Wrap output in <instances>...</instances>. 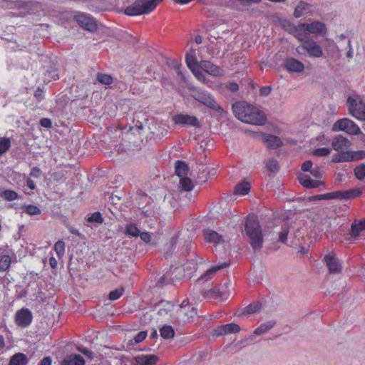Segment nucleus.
I'll return each mask as SVG.
<instances>
[{
  "mask_svg": "<svg viewBox=\"0 0 365 365\" xmlns=\"http://www.w3.org/2000/svg\"><path fill=\"white\" fill-rule=\"evenodd\" d=\"M351 151L342 150L339 151L337 153L333 155L332 162L334 163H344L351 162Z\"/></svg>",
  "mask_w": 365,
  "mask_h": 365,
  "instance_id": "nucleus-31",
  "label": "nucleus"
},
{
  "mask_svg": "<svg viewBox=\"0 0 365 365\" xmlns=\"http://www.w3.org/2000/svg\"><path fill=\"white\" fill-rule=\"evenodd\" d=\"M184 268L181 267H175L170 272H166L160 279V283L174 282L180 279L183 277Z\"/></svg>",
  "mask_w": 365,
  "mask_h": 365,
  "instance_id": "nucleus-16",
  "label": "nucleus"
},
{
  "mask_svg": "<svg viewBox=\"0 0 365 365\" xmlns=\"http://www.w3.org/2000/svg\"><path fill=\"white\" fill-rule=\"evenodd\" d=\"M204 237L207 242L213 243L215 245L223 243L225 241L222 235L210 229H207L204 231Z\"/></svg>",
  "mask_w": 365,
  "mask_h": 365,
  "instance_id": "nucleus-27",
  "label": "nucleus"
},
{
  "mask_svg": "<svg viewBox=\"0 0 365 365\" xmlns=\"http://www.w3.org/2000/svg\"><path fill=\"white\" fill-rule=\"evenodd\" d=\"M179 186L180 190L188 192L193 189L194 184L190 178L184 177L180 178Z\"/></svg>",
  "mask_w": 365,
  "mask_h": 365,
  "instance_id": "nucleus-38",
  "label": "nucleus"
},
{
  "mask_svg": "<svg viewBox=\"0 0 365 365\" xmlns=\"http://www.w3.org/2000/svg\"><path fill=\"white\" fill-rule=\"evenodd\" d=\"M347 105L349 108V113L354 116L353 109L357 110L361 108L360 105L365 107V103L361 99V98L358 96L349 97L347 99Z\"/></svg>",
  "mask_w": 365,
  "mask_h": 365,
  "instance_id": "nucleus-28",
  "label": "nucleus"
},
{
  "mask_svg": "<svg viewBox=\"0 0 365 365\" xmlns=\"http://www.w3.org/2000/svg\"><path fill=\"white\" fill-rule=\"evenodd\" d=\"M147 336V332L146 331H140L136 336H135V337L133 338V340H134V343H133L132 341L129 342V344L130 345H133V344H138L141 341H143L145 337Z\"/></svg>",
  "mask_w": 365,
  "mask_h": 365,
  "instance_id": "nucleus-60",
  "label": "nucleus"
},
{
  "mask_svg": "<svg viewBox=\"0 0 365 365\" xmlns=\"http://www.w3.org/2000/svg\"><path fill=\"white\" fill-rule=\"evenodd\" d=\"M173 121L177 125H187L195 128H200L201 124L195 116L187 114H178L173 117Z\"/></svg>",
  "mask_w": 365,
  "mask_h": 365,
  "instance_id": "nucleus-12",
  "label": "nucleus"
},
{
  "mask_svg": "<svg viewBox=\"0 0 365 365\" xmlns=\"http://www.w3.org/2000/svg\"><path fill=\"white\" fill-rule=\"evenodd\" d=\"M207 264L202 262L200 259H195L187 262L185 264L184 271L187 272V275H191L192 273L197 271H203L207 268Z\"/></svg>",
  "mask_w": 365,
  "mask_h": 365,
  "instance_id": "nucleus-17",
  "label": "nucleus"
},
{
  "mask_svg": "<svg viewBox=\"0 0 365 365\" xmlns=\"http://www.w3.org/2000/svg\"><path fill=\"white\" fill-rule=\"evenodd\" d=\"M160 334L161 337L165 339H170L173 338L175 331L173 328L170 325H165L160 329Z\"/></svg>",
  "mask_w": 365,
  "mask_h": 365,
  "instance_id": "nucleus-40",
  "label": "nucleus"
},
{
  "mask_svg": "<svg viewBox=\"0 0 365 365\" xmlns=\"http://www.w3.org/2000/svg\"><path fill=\"white\" fill-rule=\"evenodd\" d=\"M313 199L317 200H331V199H342V193L341 191H336L327 192L325 194L317 195L313 197Z\"/></svg>",
  "mask_w": 365,
  "mask_h": 365,
  "instance_id": "nucleus-35",
  "label": "nucleus"
},
{
  "mask_svg": "<svg viewBox=\"0 0 365 365\" xmlns=\"http://www.w3.org/2000/svg\"><path fill=\"white\" fill-rule=\"evenodd\" d=\"M54 251H64L65 243L62 240L56 242L53 247Z\"/></svg>",
  "mask_w": 365,
  "mask_h": 365,
  "instance_id": "nucleus-63",
  "label": "nucleus"
},
{
  "mask_svg": "<svg viewBox=\"0 0 365 365\" xmlns=\"http://www.w3.org/2000/svg\"><path fill=\"white\" fill-rule=\"evenodd\" d=\"M177 306L168 301L159 302L155 309L157 310V320L161 322L175 324Z\"/></svg>",
  "mask_w": 365,
  "mask_h": 365,
  "instance_id": "nucleus-4",
  "label": "nucleus"
},
{
  "mask_svg": "<svg viewBox=\"0 0 365 365\" xmlns=\"http://www.w3.org/2000/svg\"><path fill=\"white\" fill-rule=\"evenodd\" d=\"M305 26V24H298L296 26L294 32L292 33L294 36L297 38L301 43H303L305 41L310 38L309 33L307 31Z\"/></svg>",
  "mask_w": 365,
  "mask_h": 365,
  "instance_id": "nucleus-26",
  "label": "nucleus"
},
{
  "mask_svg": "<svg viewBox=\"0 0 365 365\" xmlns=\"http://www.w3.org/2000/svg\"><path fill=\"white\" fill-rule=\"evenodd\" d=\"M61 365H85V361L80 355L71 354L61 362Z\"/></svg>",
  "mask_w": 365,
  "mask_h": 365,
  "instance_id": "nucleus-29",
  "label": "nucleus"
},
{
  "mask_svg": "<svg viewBox=\"0 0 365 365\" xmlns=\"http://www.w3.org/2000/svg\"><path fill=\"white\" fill-rule=\"evenodd\" d=\"M185 62L190 71L200 67V63H198L195 53H187L185 56Z\"/></svg>",
  "mask_w": 365,
  "mask_h": 365,
  "instance_id": "nucleus-39",
  "label": "nucleus"
},
{
  "mask_svg": "<svg viewBox=\"0 0 365 365\" xmlns=\"http://www.w3.org/2000/svg\"><path fill=\"white\" fill-rule=\"evenodd\" d=\"M266 167L269 172L274 173L279 170L278 162L274 159H269L266 163Z\"/></svg>",
  "mask_w": 365,
  "mask_h": 365,
  "instance_id": "nucleus-52",
  "label": "nucleus"
},
{
  "mask_svg": "<svg viewBox=\"0 0 365 365\" xmlns=\"http://www.w3.org/2000/svg\"><path fill=\"white\" fill-rule=\"evenodd\" d=\"M354 175L356 179L362 180L365 178V165L361 164L354 168Z\"/></svg>",
  "mask_w": 365,
  "mask_h": 365,
  "instance_id": "nucleus-48",
  "label": "nucleus"
},
{
  "mask_svg": "<svg viewBox=\"0 0 365 365\" xmlns=\"http://www.w3.org/2000/svg\"><path fill=\"white\" fill-rule=\"evenodd\" d=\"M245 230L254 250L260 249L263 243V236L258 219L255 215L246 218Z\"/></svg>",
  "mask_w": 365,
  "mask_h": 365,
  "instance_id": "nucleus-1",
  "label": "nucleus"
},
{
  "mask_svg": "<svg viewBox=\"0 0 365 365\" xmlns=\"http://www.w3.org/2000/svg\"><path fill=\"white\" fill-rule=\"evenodd\" d=\"M200 68L204 72L214 77L222 76L224 74L222 69L209 61H201Z\"/></svg>",
  "mask_w": 365,
  "mask_h": 365,
  "instance_id": "nucleus-15",
  "label": "nucleus"
},
{
  "mask_svg": "<svg viewBox=\"0 0 365 365\" xmlns=\"http://www.w3.org/2000/svg\"><path fill=\"white\" fill-rule=\"evenodd\" d=\"M331 145L334 150L339 152L348 150L351 146V142L342 135H337L333 139Z\"/></svg>",
  "mask_w": 365,
  "mask_h": 365,
  "instance_id": "nucleus-23",
  "label": "nucleus"
},
{
  "mask_svg": "<svg viewBox=\"0 0 365 365\" xmlns=\"http://www.w3.org/2000/svg\"><path fill=\"white\" fill-rule=\"evenodd\" d=\"M163 0H136L125 9L124 13L130 16L149 14Z\"/></svg>",
  "mask_w": 365,
  "mask_h": 365,
  "instance_id": "nucleus-2",
  "label": "nucleus"
},
{
  "mask_svg": "<svg viewBox=\"0 0 365 365\" xmlns=\"http://www.w3.org/2000/svg\"><path fill=\"white\" fill-rule=\"evenodd\" d=\"M310 7L311 6L309 4L304 1H300L294 9V16L296 18L304 16L309 12Z\"/></svg>",
  "mask_w": 365,
  "mask_h": 365,
  "instance_id": "nucleus-32",
  "label": "nucleus"
},
{
  "mask_svg": "<svg viewBox=\"0 0 365 365\" xmlns=\"http://www.w3.org/2000/svg\"><path fill=\"white\" fill-rule=\"evenodd\" d=\"M218 91L222 94H225L226 91H230L232 93H236L239 90V86L236 82H227L226 83H221L218 86Z\"/></svg>",
  "mask_w": 365,
  "mask_h": 365,
  "instance_id": "nucleus-33",
  "label": "nucleus"
},
{
  "mask_svg": "<svg viewBox=\"0 0 365 365\" xmlns=\"http://www.w3.org/2000/svg\"><path fill=\"white\" fill-rule=\"evenodd\" d=\"M250 110H253V106L249 105L244 101H239L233 104L232 111L237 118L242 121L243 115L249 114Z\"/></svg>",
  "mask_w": 365,
  "mask_h": 365,
  "instance_id": "nucleus-14",
  "label": "nucleus"
},
{
  "mask_svg": "<svg viewBox=\"0 0 365 365\" xmlns=\"http://www.w3.org/2000/svg\"><path fill=\"white\" fill-rule=\"evenodd\" d=\"M274 323L272 322H269L267 323L262 324L259 327H257L254 331L255 335H261L267 331H268L269 329H271L274 327Z\"/></svg>",
  "mask_w": 365,
  "mask_h": 365,
  "instance_id": "nucleus-43",
  "label": "nucleus"
},
{
  "mask_svg": "<svg viewBox=\"0 0 365 365\" xmlns=\"http://www.w3.org/2000/svg\"><path fill=\"white\" fill-rule=\"evenodd\" d=\"M183 302L180 306H177L175 324L184 325L197 315L196 309L185 304Z\"/></svg>",
  "mask_w": 365,
  "mask_h": 365,
  "instance_id": "nucleus-6",
  "label": "nucleus"
},
{
  "mask_svg": "<svg viewBox=\"0 0 365 365\" xmlns=\"http://www.w3.org/2000/svg\"><path fill=\"white\" fill-rule=\"evenodd\" d=\"M40 125L46 128H51L52 127V121L51 119L47 118H43L40 120Z\"/></svg>",
  "mask_w": 365,
  "mask_h": 365,
  "instance_id": "nucleus-61",
  "label": "nucleus"
},
{
  "mask_svg": "<svg viewBox=\"0 0 365 365\" xmlns=\"http://www.w3.org/2000/svg\"><path fill=\"white\" fill-rule=\"evenodd\" d=\"M97 80L102 84L110 85L113 83V78L111 76L105 73H98Z\"/></svg>",
  "mask_w": 365,
  "mask_h": 365,
  "instance_id": "nucleus-47",
  "label": "nucleus"
},
{
  "mask_svg": "<svg viewBox=\"0 0 365 365\" xmlns=\"http://www.w3.org/2000/svg\"><path fill=\"white\" fill-rule=\"evenodd\" d=\"M11 263V257L8 255H0V272L6 271Z\"/></svg>",
  "mask_w": 365,
  "mask_h": 365,
  "instance_id": "nucleus-44",
  "label": "nucleus"
},
{
  "mask_svg": "<svg viewBox=\"0 0 365 365\" xmlns=\"http://www.w3.org/2000/svg\"><path fill=\"white\" fill-rule=\"evenodd\" d=\"M296 51L301 56H308L311 58H320L323 56V51L317 43L309 38L296 48Z\"/></svg>",
  "mask_w": 365,
  "mask_h": 365,
  "instance_id": "nucleus-5",
  "label": "nucleus"
},
{
  "mask_svg": "<svg viewBox=\"0 0 365 365\" xmlns=\"http://www.w3.org/2000/svg\"><path fill=\"white\" fill-rule=\"evenodd\" d=\"M244 120L242 122L256 125H262L266 123V116L263 112L259 110L257 108L253 106V110H250L249 114L243 115Z\"/></svg>",
  "mask_w": 365,
  "mask_h": 365,
  "instance_id": "nucleus-9",
  "label": "nucleus"
},
{
  "mask_svg": "<svg viewBox=\"0 0 365 365\" xmlns=\"http://www.w3.org/2000/svg\"><path fill=\"white\" fill-rule=\"evenodd\" d=\"M364 232H365V219L361 220L358 222L355 221L351 224L349 237L346 240L351 242H356L360 239Z\"/></svg>",
  "mask_w": 365,
  "mask_h": 365,
  "instance_id": "nucleus-11",
  "label": "nucleus"
},
{
  "mask_svg": "<svg viewBox=\"0 0 365 365\" xmlns=\"http://www.w3.org/2000/svg\"><path fill=\"white\" fill-rule=\"evenodd\" d=\"M342 199H352L359 197L362 192L359 188L351 189L346 191H341Z\"/></svg>",
  "mask_w": 365,
  "mask_h": 365,
  "instance_id": "nucleus-41",
  "label": "nucleus"
},
{
  "mask_svg": "<svg viewBox=\"0 0 365 365\" xmlns=\"http://www.w3.org/2000/svg\"><path fill=\"white\" fill-rule=\"evenodd\" d=\"M203 296L207 299H217L221 298L226 299L230 294V290L221 291L217 287L211 288L210 289L205 290L202 292Z\"/></svg>",
  "mask_w": 365,
  "mask_h": 365,
  "instance_id": "nucleus-21",
  "label": "nucleus"
},
{
  "mask_svg": "<svg viewBox=\"0 0 365 365\" xmlns=\"http://www.w3.org/2000/svg\"><path fill=\"white\" fill-rule=\"evenodd\" d=\"M284 66L289 72L301 73L304 70V63L294 58H286Z\"/></svg>",
  "mask_w": 365,
  "mask_h": 365,
  "instance_id": "nucleus-20",
  "label": "nucleus"
},
{
  "mask_svg": "<svg viewBox=\"0 0 365 365\" xmlns=\"http://www.w3.org/2000/svg\"><path fill=\"white\" fill-rule=\"evenodd\" d=\"M230 264L229 262H224L220 264L212 266L206 269V271L198 278V282L205 281L207 282L213 278L215 274L220 269L227 267Z\"/></svg>",
  "mask_w": 365,
  "mask_h": 365,
  "instance_id": "nucleus-22",
  "label": "nucleus"
},
{
  "mask_svg": "<svg viewBox=\"0 0 365 365\" xmlns=\"http://www.w3.org/2000/svg\"><path fill=\"white\" fill-rule=\"evenodd\" d=\"M27 364V359L25 354L18 353L14 354L9 362V365H26Z\"/></svg>",
  "mask_w": 365,
  "mask_h": 365,
  "instance_id": "nucleus-37",
  "label": "nucleus"
},
{
  "mask_svg": "<svg viewBox=\"0 0 365 365\" xmlns=\"http://www.w3.org/2000/svg\"><path fill=\"white\" fill-rule=\"evenodd\" d=\"M24 211L30 215H38L41 213L39 207L34 205H27L24 207Z\"/></svg>",
  "mask_w": 365,
  "mask_h": 365,
  "instance_id": "nucleus-46",
  "label": "nucleus"
},
{
  "mask_svg": "<svg viewBox=\"0 0 365 365\" xmlns=\"http://www.w3.org/2000/svg\"><path fill=\"white\" fill-rule=\"evenodd\" d=\"M158 360L155 355H139L133 359L132 365H155Z\"/></svg>",
  "mask_w": 365,
  "mask_h": 365,
  "instance_id": "nucleus-24",
  "label": "nucleus"
},
{
  "mask_svg": "<svg viewBox=\"0 0 365 365\" xmlns=\"http://www.w3.org/2000/svg\"><path fill=\"white\" fill-rule=\"evenodd\" d=\"M123 292H124L123 287H120V288L116 289L113 291H111L109 293V296H108L109 299L111 301L118 299V298H120L122 296Z\"/></svg>",
  "mask_w": 365,
  "mask_h": 365,
  "instance_id": "nucleus-53",
  "label": "nucleus"
},
{
  "mask_svg": "<svg viewBox=\"0 0 365 365\" xmlns=\"http://www.w3.org/2000/svg\"><path fill=\"white\" fill-rule=\"evenodd\" d=\"M306 29L308 32L315 35H326L327 33V29L326 25L319 21H312L310 24H305Z\"/></svg>",
  "mask_w": 365,
  "mask_h": 365,
  "instance_id": "nucleus-19",
  "label": "nucleus"
},
{
  "mask_svg": "<svg viewBox=\"0 0 365 365\" xmlns=\"http://www.w3.org/2000/svg\"><path fill=\"white\" fill-rule=\"evenodd\" d=\"M196 78L200 82L208 85V81H207V78L205 74L201 71V68L200 67L191 71Z\"/></svg>",
  "mask_w": 365,
  "mask_h": 365,
  "instance_id": "nucleus-49",
  "label": "nucleus"
},
{
  "mask_svg": "<svg viewBox=\"0 0 365 365\" xmlns=\"http://www.w3.org/2000/svg\"><path fill=\"white\" fill-rule=\"evenodd\" d=\"M261 308V305L259 302H254L246 307L245 312L247 314H253L258 312Z\"/></svg>",
  "mask_w": 365,
  "mask_h": 365,
  "instance_id": "nucleus-58",
  "label": "nucleus"
},
{
  "mask_svg": "<svg viewBox=\"0 0 365 365\" xmlns=\"http://www.w3.org/2000/svg\"><path fill=\"white\" fill-rule=\"evenodd\" d=\"M297 178L300 184L306 188H315L324 184L322 181L312 180L310 176L305 174H300Z\"/></svg>",
  "mask_w": 365,
  "mask_h": 365,
  "instance_id": "nucleus-25",
  "label": "nucleus"
},
{
  "mask_svg": "<svg viewBox=\"0 0 365 365\" xmlns=\"http://www.w3.org/2000/svg\"><path fill=\"white\" fill-rule=\"evenodd\" d=\"M361 108L357 110L353 109L354 117L359 120H365V107L360 105Z\"/></svg>",
  "mask_w": 365,
  "mask_h": 365,
  "instance_id": "nucleus-57",
  "label": "nucleus"
},
{
  "mask_svg": "<svg viewBox=\"0 0 365 365\" xmlns=\"http://www.w3.org/2000/svg\"><path fill=\"white\" fill-rule=\"evenodd\" d=\"M240 330V326L235 323L223 324L214 330L215 336H221L228 334L237 333Z\"/></svg>",
  "mask_w": 365,
  "mask_h": 365,
  "instance_id": "nucleus-18",
  "label": "nucleus"
},
{
  "mask_svg": "<svg viewBox=\"0 0 365 365\" xmlns=\"http://www.w3.org/2000/svg\"><path fill=\"white\" fill-rule=\"evenodd\" d=\"M251 189V185L248 182H242L238 183L234 190V194L237 195H245L249 193Z\"/></svg>",
  "mask_w": 365,
  "mask_h": 365,
  "instance_id": "nucleus-34",
  "label": "nucleus"
},
{
  "mask_svg": "<svg viewBox=\"0 0 365 365\" xmlns=\"http://www.w3.org/2000/svg\"><path fill=\"white\" fill-rule=\"evenodd\" d=\"M140 230L135 224H128L125 226V233L126 235L132 237H138L140 235Z\"/></svg>",
  "mask_w": 365,
  "mask_h": 365,
  "instance_id": "nucleus-45",
  "label": "nucleus"
},
{
  "mask_svg": "<svg viewBox=\"0 0 365 365\" xmlns=\"http://www.w3.org/2000/svg\"><path fill=\"white\" fill-rule=\"evenodd\" d=\"M263 140L265 143H267V147L270 148H277L282 144L279 138L269 134H264Z\"/></svg>",
  "mask_w": 365,
  "mask_h": 365,
  "instance_id": "nucleus-30",
  "label": "nucleus"
},
{
  "mask_svg": "<svg viewBox=\"0 0 365 365\" xmlns=\"http://www.w3.org/2000/svg\"><path fill=\"white\" fill-rule=\"evenodd\" d=\"M351 162L357 161L365 158V150L351 151Z\"/></svg>",
  "mask_w": 365,
  "mask_h": 365,
  "instance_id": "nucleus-54",
  "label": "nucleus"
},
{
  "mask_svg": "<svg viewBox=\"0 0 365 365\" xmlns=\"http://www.w3.org/2000/svg\"><path fill=\"white\" fill-rule=\"evenodd\" d=\"M192 98L215 113L222 115L225 113L224 109L216 101L215 97L208 91L196 88L192 93Z\"/></svg>",
  "mask_w": 365,
  "mask_h": 365,
  "instance_id": "nucleus-3",
  "label": "nucleus"
},
{
  "mask_svg": "<svg viewBox=\"0 0 365 365\" xmlns=\"http://www.w3.org/2000/svg\"><path fill=\"white\" fill-rule=\"evenodd\" d=\"M87 221L89 222L102 224L103 222V218L100 212H96L87 218Z\"/></svg>",
  "mask_w": 365,
  "mask_h": 365,
  "instance_id": "nucleus-50",
  "label": "nucleus"
},
{
  "mask_svg": "<svg viewBox=\"0 0 365 365\" xmlns=\"http://www.w3.org/2000/svg\"><path fill=\"white\" fill-rule=\"evenodd\" d=\"M189 168L187 165L180 160H178L175 163V174L181 178L185 177V175L187 174Z\"/></svg>",
  "mask_w": 365,
  "mask_h": 365,
  "instance_id": "nucleus-36",
  "label": "nucleus"
},
{
  "mask_svg": "<svg viewBox=\"0 0 365 365\" xmlns=\"http://www.w3.org/2000/svg\"><path fill=\"white\" fill-rule=\"evenodd\" d=\"M281 26L284 30L291 34L294 32V30L296 27L294 24L286 19L281 21Z\"/></svg>",
  "mask_w": 365,
  "mask_h": 365,
  "instance_id": "nucleus-55",
  "label": "nucleus"
},
{
  "mask_svg": "<svg viewBox=\"0 0 365 365\" xmlns=\"http://www.w3.org/2000/svg\"><path fill=\"white\" fill-rule=\"evenodd\" d=\"M311 174L317 178H321L322 177V171L319 168H314L310 170Z\"/></svg>",
  "mask_w": 365,
  "mask_h": 365,
  "instance_id": "nucleus-64",
  "label": "nucleus"
},
{
  "mask_svg": "<svg viewBox=\"0 0 365 365\" xmlns=\"http://www.w3.org/2000/svg\"><path fill=\"white\" fill-rule=\"evenodd\" d=\"M289 234V228L287 226L282 227L281 231L279 233V242L282 243H286L287 241V236Z\"/></svg>",
  "mask_w": 365,
  "mask_h": 365,
  "instance_id": "nucleus-56",
  "label": "nucleus"
},
{
  "mask_svg": "<svg viewBox=\"0 0 365 365\" xmlns=\"http://www.w3.org/2000/svg\"><path fill=\"white\" fill-rule=\"evenodd\" d=\"M331 153V149L328 148H319L313 151L316 156H327Z\"/></svg>",
  "mask_w": 365,
  "mask_h": 365,
  "instance_id": "nucleus-59",
  "label": "nucleus"
},
{
  "mask_svg": "<svg viewBox=\"0 0 365 365\" xmlns=\"http://www.w3.org/2000/svg\"><path fill=\"white\" fill-rule=\"evenodd\" d=\"M302 168V170L304 172H310V170L312 169V161H310V160L305 161L302 165V168Z\"/></svg>",
  "mask_w": 365,
  "mask_h": 365,
  "instance_id": "nucleus-62",
  "label": "nucleus"
},
{
  "mask_svg": "<svg viewBox=\"0 0 365 365\" xmlns=\"http://www.w3.org/2000/svg\"><path fill=\"white\" fill-rule=\"evenodd\" d=\"M333 130L334 131H344L350 135H359L361 133L359 125L349 118L338 120L334 124Z\"/></svg>",
  "mask_w": 365,
  "mask_h": 365,
  "instance_id": "nucleus-7",
  "label": "nucleus"
},
{
  "mask_svg": "<svg viewBox=\"0 0 365 365\" xmlns=\"http://www.w3.org/2000/svg\"><path fill=\"white\" fill-rule=\"evenodd\" d=\"M78 25L85 30L94 31L97 29L96 22L91 15L83 13L78 14L74 16Z\"/></svg>",
  "mask_w": 365,
  "mask_h": 365,
  "instance_id": "nucleus-10",
  "label": "nucleus"
},
{
  "mask_svg": "<svg viewBox=\"0 0 365 365\" xmlns=\"http://www.w3.org/2000/svg\"><path fill=\"white\" fill-rule=\"evenodd\" d=\"M324 262L331 274H339L342 271V262L335 252H327L324 257Z\"/></svg>",
  "mask_w": 365,
  "mask_h": 365,
  "instance_id": "nucleus-8",
  "label": "nucleus"
},
{
  "mask_svg": "<svg viewBox=\"0 0 365 365\" xmlns=\"http://www.w3.org/2000/svg\"><path fill=\"white\" fill-rule=\"evenodd\" d=\"M3 197L8 201H13L18 199V194L11 190H6L3 192Z\"/></svg>",
  "mask_w": 365,
  "mask_h": 365,
  "instance_id": "nucleus-51",
  "label": "nucleus"
},
{
  "mask_svg": "<svg viewBox=\"0 0 365 365\" xmlns=\"http://www.w3.org/2000/svg\"><path fill=\"white\" fill-rule=\"evenodd\" d=\"M32 319V313L28 309H21L15 314L16 324L21 327H28L31 323Z\"/></svg>",
  "mask_w": 365,
  "mask_h": 365,
  "instance_id": "nucleus-13",
  "label": "nucleus"
},
{
  "mask_svg": "<svg viewBox=\"0 0 365 365\" xmlns=\"http://www.w3.org/2000/svg\"><path fill=\"white\" fill-rule=\"evenodd\" d=\"M11 145L10 138L6 137H0V156L9 150Z\"/></svg>",
  "mask_w": 365,
  "mask_h": 365,
  "instance_id": "nucleus-42",
  "label": "nucleus"
}]
</instances>
